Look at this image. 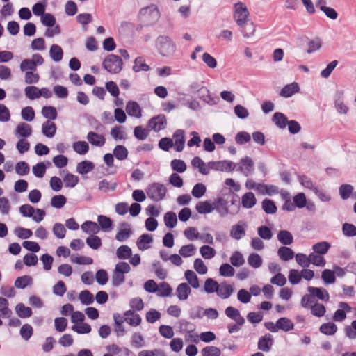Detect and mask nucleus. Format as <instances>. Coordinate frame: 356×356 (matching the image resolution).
Listing matches in <instances>:
<instances>
[{
  "instance_id": "f257e3e1",
  "label": "nucleus",
  "mask_w": 356,
  "mask_h": 356,
  "mask_svg": "<svg viewBox=\"0 0 356 356\" xmlns=\"http://www.w3.org/2000/svg\"><path fill=\"white\" fill-rule=\"evenodd\" d=\"M155 47L163 57L172 56L177 49L176 44L167 35H159L155 40Z\"/></svg>"
},
{
  "instance_id": "f03ea898",
  "label": "nucleus",
  "mask_w": 356,
  "mask_h": 356,
  "mask_svg": "<svg viewBox=\"0 0 356 356\" xmlns=\"http://www.w3.org/2000/svg\"><path fill=\"white\" fill-rule=\"evenodd\" d=\"M160 17V13L157 6L151 4L147 7L143 8L139 12L140 19L147 26L154 24Z\"/></svg>"
},
{
  "instance_id": "7ed1b4c3",
  "label": "nucleus",
  "mask_w": 356,
  "mask_h": 356,
  "mask_svg": "<svg viewBox=\"0 0 356 356\" xmlns=\"http://www.w3.org/2000/svg\"><path fill=\"white\" fill-rule=\"evenodd\" d=\"M166 192L165 186L156 182L149 184L146 190L148 197L154 202H159L164 199Z\"/></svg>"
},
{
  "instance_id": "20e7f679",
  "label": "nucleus",
  "mask_w": 356,
  "mask_h": 356,
  "mask_svg": "<svg viewBox=\"0 0 356 356\" xmlns=\"http://www.w3.org/2000/svg\"><path fill=\"white\" fill-rule=\"evenodd\" d=\"M122 58L114 54H110L106 57L103 62V67L110 73H119L122 68Z\"/></svg>"
},
{
  "instance_id": "39448f33",
  "label": "nucleus",
  "mask_w": 356,
  "mask_h": 356,
  "mask_svg": "<svg viewBox=\"0 0 356 356\" xmlns=\"http://www.w3.org/2000/svg\"><path fill=\"white\" fill-rule=\"evenodd\" d=\"M234 7V19L238 26H242L248 21L249 11L248 8L243 2L235 3Z\"/></svg>"
},
{
  "instance_id": "423d86ee",
  "label": "nucleus",
  "mask_w": 356,
  "mask_h": 356,
  "mask_svg": "<svg viewBox=\"0 0 356 356\" xmlns=\"http://www.w3.org/2000/svg\"><path fill=\"white\" fill-rule=\"evenodd\" d=\"M207 166L209 169L222 171V172H232L236 168V164L228 160H222L219 161H210L208 163Z\"/></svg>"
},
{
  "instance_id": "0eeeda50",
  "label": "nucleus",
  "mask_w": 356,
  "mask_h": 356,
  "mask_svg": "<svg viewBox=\"0 0 356 356\" xmlns=\"http://www.w3.org/2000/svg\"><path fill=\"white\" fill-rule=\"evenodd\" d=\"M236 170L244 175L245 177L250 175L254 170V161L248 156L241 159L239 163L236 164Z\"/></svg>"
},
{
  "instance_id": "6e6552de",
  "label": "nucleus",
  "mask_w": 356,
  "mask_h": 356,
  "mask_svg": "<svg viewBox=\"0 0 356 356\" xmlns=\"http://www.w3.org/2000/svg\"><path fill=\"white\" fill-rule=\"evenodd\" d=\"M166 118L164 115H159L151 118L148 122V127L154 131H159L165 128Z\"/></svg>"
},
{
  "instance_id": "1a4fd4ad",
  "label": "nucleus",
  "mask_w": 356,
  "mask_h": 356,
  "mask_svg": "<svg viewBox=\"0 0 356 356\" xmlns=\"http://www.w3.org/2000/svg\"><path fill=\"white\" fill-rule=\"evenodd\" d=\"M247 225L244 222H239L238 223L233 225L230 230V236L236 240H240L245 234V228Z\"/></svg>"
},
{
  "instance_id": "9d476101",
  "label": "nucleus",
  "mask_w": 356,
  "mask_h": 356,
  "mask_svg": "<svg viewBox=\"0 0 356 356\" xmlns=\"http://www.w3.org/2000/svg\"><path fill=\"white\" fill-rule=\"evenodd\" d=\"M121 228L115 235V239L120 242L126 241L131 235L132 231L130 225L127 222H122L120 224Z\"/></svg>"
},
{
  "instance_id": "9b49d317",
  "label": "nucleus",
  "mask_w": 356,
  "mask_h": 356,
  "mask_svg": "<svg viewBox=\"0 0 356 356\" xmlns=\"http://www.w3.org/2000/svg\"><path fill=\"white\" fill-rule=\"evenodd\" d=\"M225 315L238 325L245 323V318L241 315L238 309L233 307H227L225 310Z\"/></svg>"
},
{
  "instance_id": "f8f14e48",
  "label": "nucleus",
  "mask_w": 356,
  "mask_h": 356,
  "mask_svg": "<svg viewBox=\"0 0 356 356\" xmlns=\"http://www.w3.org/2000/svg\"><path fill=\"white\" fill-rule=\"evenodd\" d=\"M273 344V337L270 334L268 333L259 338L258 348L261 351L268 352L270 350Z\"/></svg>"
},
{
  "instance_id": "ddd939ff",
  "label": "nucleus",
  "mask_w": 356,
  "mask_h": 356,
  "mask_svg": "<svg viewBox=\"0 0 356 356\" xmlns=\"http://www.w3.org/2000/svg\"><path fill=\"white\" fill-rule=\"evenodd\" d=\"M307 291L313 297H316L318 300L327 302L330 298L327 291L323 288L308 286Z\"/></svg>"
},
{
  "instance_id": "4468645a",
  "label": "nucleus",
  "mask_w": 356,
  "mask_h": 356,
  "mask_svg": "<svg viewBox=\"0 0 356 356\" xmlns=\"http://www.w3.org/2000/svg\"><path fill=\"white\" fill-rule=\"evenodd\" d=\"M173 138L175 139L173 145H175V150L179 152H181L185 143L184 131L182 129L177 130L173 135Z\"/></svg>"
},
{
  "instance_id": "2eb2a0df",
  "label": "nucleus",
  "mask_w": 356,
  "mask_h": 356,
  "mask_svg": "<svg viewBox=\"0 0 356 356\" xmlns=\"http://www.w3.org/2000/svg\"><path fill=\"white\" fill-rule=\"evenodd\" d=\"M199 95L202 100L210 105L216 104L219 102V98L218 97H213L207 88L202 87L199 90Z\"/></svg>"
},
{
  "instance_id": "dca6fc26",
  "label": "nucleus",
  "mask_w": 356,
  "mask_h": 356,
  "mask_svg": "<svg viewBox=\"0 0 356 356\" xmlns=\"http://www.w3.org/2000/svg\"><path fill=\"white\" fill-rule=\"evenodd\" d=\"M191 293V289L187 283H181L176 289V296L181 301L187 300Z\"/></svg>"
},
{
  "instance_id": "f3484780",
  "label": "nucleus",
  "mask_w": 356,
  "mask_h": 356,
  "mask_svg": "<svg viewBox=\"0 0 356 356\" xmlns=\"http://www.w3.org/2000/svg\"><path fill=\"white\" fill-rule=\"evenodd\" d=\"M300 88L297 83L293 82L290 84H287L281 90L280 95L286 98L291 97L295 93L299 92Z\"/></svg>"
},
{
  "instance_id": "a211bd4d",
  "label": "nucleus",
  "mask_w": 356,
  "mask_h": 356,
  "mask_svg": "<svg viewBox=\"0 0 356 356\" xmlns=\"http://www.w3.org/2000/svg\"><path fill=\"white\" fill-rule=\"evenodd\" d=\"M87 140L92 145L102 147L105 143V138L103 135L90 131L87 135Z\"/></svg>"
},
{
  "instance_id": "6ab92c4d",
  "label": "nucleus",
  "mask_w": 356,
  "mask_h": 356,
  "mask_svg": "<svg viewBox=\"0 0 356 356\" xmlns=\"http://www.w3.org/2000/svg\"><path fill=\"white\" fill-rule=\"evenodd\" d=\"M32 134L31 127L25 122L19 123L15 129V135L17 137L27 138Z\"/></svg>"
},
{
  "instance_id": "aec40b11",
  "label": "nucleus",
  "mask_w": 356,
  "mask_h": 356,
  "mask_svg": "<svg viewBox=\"0 0 356 356\" xmlns=\"http://www.w3.org/2000/svg\"><path fill=\"white\" fill-rule=\"evenodd\" d=\"M126 111L130 116L135 118L141 117V109L139 104L136 102H128L126 106Z\"/></svg>"
},
{
  "instance_id": "412c9836",
  "label": "nucleus",
  "mask_w": 356,
  "mask_h": 356,
  "mask_svg": "<svg viewBox=\"0 0 356 356\" xmlns=\"http://www.w3.org/2000/svg\"><path fill=\"white\" fill-rule=\"evenodd\" d=\"M233 292V286L231 284L224 283L219 284L216 293L222 299H227Z\"/></svg>"
},
{
  "instance_id": "4be33fe9",
  "label": "nucleus",
  "mask_w": 356,
  "mask_h": 356,
  "mask_svg": "<svg viewBox=\"0 0 356 356\" xmlns=\"http://www.w3.org/2000/svg\"><path fill=\"white\" fill-rule=\"evenodd\" d=\"M257 203L256 197L253 193L248 192L241 197V204L244 208H252Z\"/></svg>"
},
{
  "instance_id": "5701e85b",
  "label": "nucleus",
  "mask_w": 356,
  "mask_h": 356,
  "mask_svg": "<svg viewBox=\"0 0 356 356\" xmlns=\"http://www.w3.org/2000/svg\"><path fill=\"white\" fill-rule=\"evenodd\" d=\"M42 132L47 138H52L54 136L56 132V126L55 123L50 122L49 120L44 122L42 127Z\"/></svg>"
},
{
  "instance_id": "b1692460",
  "label": "nucleus",
  "mask_w": 356,
  "mask_h": 356,
  "mask_svg": "<svg viewBox=\"0 0 356 356\" xmlns=\"http://www.w3.org/2000/svg\"><path fill=\"white\" fill-rule=\"evenodd\" d=\"M81 229L88 234H96L99 233L100 227L98 224L93 221H86L81 225Z\"/></svg>"
},
{
  "instance_id": "393cba45",
  "label": "nucleus",
  "mask_w": 356,
  "mask_h": 356,
  "mask_svg": "<svg viewBox=\"0 0 356 356\" xmlns=\"http://www.w3.org/2000/svg\"><path fill=\"white\" fill-rule=\"evenodd\" d=\"M228 202L223 197H218L216 204H214L215 209L220 213L221 216H225L229 213L227 208Z\"/></svg>"
},
{
  "instance_id": "a878e982",
  "label": "nucleus",
  "mask_w": 356,
  "mask_h": 356,
  "mask_svg": "<svg viewBox=\"0 0 356 356\" xmlns=\"http://www.w3.org/2000/svg\"><path fill=\"white\" fill-rule=\"evenodd\" d=\"M184 277L188 282V285H191L193 289L199 288V279L194 271L191 270H186Z\"/></svg>"
},
{
  "instance_id": "bb28decb",
  "label": "nucleus",
  "mask_w": 356,
  "mask_h": 356,
  "mask_svg": "<svg viewBox=\"0 0 356 356\" xmlns=\"http://www.w3.org/2000/svg\"><path fill=\"white\" fill-rule=\"evenodd\" d=\"M49 56L54 62H59L63 56L62 48L58 44H52L49 49Z\"/></svg>"
},
{
  "instance_id": "cd10ccee",
  "label": "nucleus",
  "mask_w": 356,
  "mask_h": 356,
  "mask_svg": "<svg viewBox=\"0 0 356 356\" xmlns=\"http://www.w3.org/2000/svg\"><path fill=\"white\" fill-rule=\"evenodd\" d=\"M277 240L284 245H291L293 242L291 233L287 230H281L277 234Z\"/></svg>"
},
{
  "instance_id": "c85d7f7f",
  "label": "nucleus",
  "mask_w": 356,
  "mask_h": 356,
  "mask_svg": "<svg viewBox=\"0 0 356 356\" xmlns=\"http://www.w3.org/2000/svg\"><path fill=\"white\" fill-rule=\"evenodd\" d=\"M196 210L201 214L211 213L214 209V204H211L208 201L200 202L196 204Z\"/></svg>"
},
{
  "instance_id": "c756f323",
  "label": "nucleus",
  "mask_w": 356,
  "mask_h": 356,
  "mask_svg": "<svg viewBox=\"0 0 356 356\" xmlns=\"http://www.w3.org/2000/svg\"><path fill=\"white\" fill-rule=\"evenodd\" d=\"M272 121L280 129H284L286 126L288 120L283 113L276 112L273 115Z\"/></svg>"
},
{
  "instance_id": "7c9ffc66",
  "label": "nucleus",
  "mask_w": 356,
  "mask_h": 356,
  "mask_svg": "<svg viewBox=\"0 0 356 356\" xmlns=\"http://www.w3.org/2000/svg\"><path fill=\"white\" fill-rule=\"evenodd\" d=\"M277 254L282 261H287L293 259L294 252L290 248L282 246L278 249Z\"/></svg>"
},
{
  "instance_id": "2f4dec72",
  "label": "nucleus",
  "mask_w": 356,
  "mask_h": 356,
  "mask_svg": "<svg viewBox=\"0 0 356 356\" xmlns=\"http://www.w3.org/2000/svg\"><path fill=\"white\" fill-rule=\"evenodd\" d=\"M98 225L104 232L111 230L113 222L111 219L106 216L99 215L97 217Z\"/></svg>"
},
{
  "instance_id": "473e14b6",
  "label": "nucleus",
  "mask_w": 356,
  "mask_h": 356,
  "mask_svg": "<svg viewBox=\"0 0 356 356\" xmlns=\"http://www.w3.org/2000/svg\"><path fill=\"white\" fill-rule=\"evenodd\" d=\"M95 165L92 162L83 161L77 164L76 172L81 175L87 174L92 171Z\"/></svg>"
},
{
  "instance_id": "72a5a7b5",
  "label": "nucleus",
  "mask_w": 356,
  "mask_h": 356,
  "mask_svg": "<svg viewBox=\"0 0 356 356\" xmlns=\"http://www.w3.org/2000/svg\"><path fill=\"white\" fill-rule=\"evenodd\" d=\"M131 249L126 245L120 246L116 250V256L119 259H127L131 257Z\"/></svg>"
},
{
  "instance_id": "f704fd0d",
  "label": "nucleus",
  "mask_w": 356,
  "mask_h": 356,
  "mask_svg": "<svg viewBox=\"0 0 356 356\" xmlns=\"http://www.w3.org/2000/svg\"><path fill=\"white\" fill-rule=\"evenodd\" d=\"M278 329L284 332L292 330L294 327L293 323L289 318L282 317L277 321Z\"/></svg>"
},
{
  "instance_id": "c9c22d12",
  "label": "nucleus",
  "mask_w": 356,
  "mask_h": 356,
  "mask_svg": "<svg viewBox=\"0 0 356 356\" xmlns=\"http://www.w3.org/2000/svg\"><path fill=\"white\" fill-rule=\"evenodd\" d=\"M330 246L331 245L328 242L321 241L314 244L312 246V250H314V252L322 255L326 254L328 252Z\"/></svg>"
},
{
  "instance_id": "e433bc0d",
  "label": "nucleus",
  "mask_w": 356,
  "mask_h": 356,
  "mask_svg": "<svg viewBox=\"0 0 356 356\" xmlns=\"http://www.w3.org/2000/svg\"><path fill=\"white\" fill-rule=\"evenodd\" d=\"M153 241V238L151 235L147 234H142L137 241V246L139 250H147L149 246L145 244H149Z\"/></svg>"
},
{
  "instance_id": "4c0bfd02",
  "label": "nucleus",
  "mask_w": 356,
  "mask_h": 356,
  "mask_svg": "<svg viewBox=\"0 0 356 356\" xmlns=\"http://www.w3.org/2000/svg\"><path fill=\"white\" fill-rule=\"evenodd\" d=\"M42 115L49 120H56L58 115L55 107L51 106H45L42 109Z\"/></svg>"
},
{
  "instance_id": "58836bf2",
  "label": "nucleus",
  "mask_w": 356,
  "mask_h": 356,
  "mask_svg": "<svg viewBox=\"0 0 356 356\" xmlns=\"http://www.w3.org/2000/svg\"><path fill=\"white\" fill-rule=\"evenodd\" d=\"M17 314L22 318L30 317L32 315V310L30 307H25L23 303H19L15 307Z\"/></svg>"
},
{
  "instance_id": "ea45409f",
  "label": "nucleus",
  "mask_w": 356,
  "mask_h": 356,
  "mask_svg": "<svg viewBox=\"0 0 356 356\" xmlns=\"http://www.w3.org/2000/svg\"><path fill=\"white\" fill-rule=\"evenodd\" d=\"M353 186L350 184H344L339 186V192L342 200H347L353 192Z\"/></svg>"
},
{
  "instance_id": "a19ab883",
  "label": "nucleus",
  "mask_w": 356,
  "mask_h": 356,
  "mask_svg": "<svg viewBox=\"0 0 356 356\" xmlns=\"http://www.w3.org/2000/svg\"><path fill=\"white\" fill-rule=\"evenodd\" d=\"M150 69L149 66L145 63V60L143 57H138L134 60V65L133 66V70L136 72L140 71H149Z\"/></svg>"
},
{
  "instance_id": "79ce46f5",
  "label": "nucleus",
  "mask_w": 356,
  "mask_h": 356,
  "mask_svg": "<svg viewBox=\"0 0 356 356\" xmlns=\"http://www.w3.org/2000/svg\"><path fill=\"white\" fill-rule=\"evenodd\" d=\"M191 164L194 168H198L200 172L202 175H208L209 173V168H206L205 163L200 157H194Z\"/></svg>"
},
{
  "instance_id": "37998d69",
  "label": "nucleus",
  "mask_w": 356,
  "mask_h": 356,
  "mask_svg": "<svg viewBox=\"0 0 356 356\" xmlns=\"http://www.w3.org/2000/svg\"><path fill=\"white\" fill-rule=\"evenodd\" d=\"M219 284L212 278H207L204 282V290L207 293L217 292Z\"/></svg>"
},
{
  "instance_id": "c03bdc74",
  "label": "nucleus",
  "mask_w": 356,
  "mask_h": 356,
  "mask_svg": "<svg viewBox=\"0 0 356 356\" xmlns=\"http://www.w3.org/2000/svg\"><path fill=\"white\" fill-rule=\"evenodd\" d=\"M164 222L166 227L173 228L177 223V217L175 213L172 211L167 212L164 216Z\"/></svg>"
},
{
  "instance_id": "a18cd8bd",
  "label": "nucleus",
  "mask_w": 356,
  "mask_h": 356,
  "mask_svg": "<svg viewBox=\"0 0 356 356\" xmlns=\"http://www.w3.org/2000/svg\"><path fill=\"white\" fill-rule=\"evenodd\" d=\"M262 209L267 214H274L277 211L275 202L269 199H264L262 202Z\"/></svg>"
},
{
  "instance_id": "49530a36",
  "label": "nucleus",
  "mask_w": 356,
  "mask_h": 356,
  "mask_svg": "<svg viewBox=\"0 0 356 356\" xmlns=\"http://www.w3.org/2000/svg\"><path fill=\"white\" fill-rule=\"evenodd\" d=\"M72 147L74 151L79 154H86L89 150V145L86 141L74 142Z\"/></svg>"
},
{
  "instance_id": "de8ad7c7",
  "label": "nucleus",
  "mask_w": 356,
  "mask_h": 356,
  "mask_svg": "<svg viewBox=\"0 0 356 356\" xmlns=\"http://www.w3.org/2000/svg\"><path fill=\"white\" fill-rule=\"evenodd\" d=\"M319 330L326 335H333L336 333L337 327L333 323H326L321 325Z\"/></svg>"
},
{
  "instance_id": "09e8293b",
  "label": "nucleus",
  "mask_w": 356,
  "mask_h": 356,
  "mask_svg": "<svg viewBox=\"0 0 356 356\" xmlns=\"http://www.w3.org/2000/svg\"><path fill=\"white\" fill-rule=\"evenodd\" d=\"M172 289L168 283L162 282L159 285L157 290V296L161 297H167L171 296Z\"/></svg>"
},
{
  "instance_id": "8fccbe9b",
  "label": "nucleus",
  "mask_w": 356,
  "mask_h": 356,
  "mask_svg": "<svg viewBox=\"0 0 356 356\" xmlns=\"http://www.w3.org/2000/svg\"><path fill=\"white\" fill-rule=\"evenodd\" d=\"M32 278L29 275L19 277L15 281V286L18 289H24L32 283Z\"/></svg>"
},
{
  "instance_id": "3c124183",
  "label": "nucleus",
  "mask_w": 356,
  "mask_h": 356,
  "mask_svg": "<svg viewBox=\"0 0 356 356\" xmlns=\"http://www.w3.org/2000/svg\"><path fill=\"white\" fill-rule=\"evenodd\" d=\"M79 298L83 305H88L94 302L93 295L88 290L82 291L79 296Z\"/></svg>"
},
{
  "instance_id": "603ef678",
  "label": "nucleus",
  "mask_w": 356,
  "mask_h": 356,
  "mask_svg": "<svg viewBox=\"0 0 356 356\" xmlns=\"http://www.w3.org/2000/svg\"><path fill=\"white\" fill-rule=\"evenodd\" d=\"M113 156L118 160H124L127 158L128 151L124 146L118 145L113 149Z\"/></svg>"
},
{
  "instance_id": "864d4df0",
  "label": "nucleus",
  "mask_w": 356,
  "mask_h": 356,
  "mask_svg": "<svg viewBox=\"0 0 356 356\" xmlns=\"http://www.w3.org/2000/svg\"><path fill=\"white\" fill-rule=\"evenodd\" d=\"M239 26L241 28V32L245 38H249L254 35L255 26L252 22L247 21L245 24Z\"/></svg>"
},
{
  "instance_id": "5fc2aeb1",
  "label": "nucleus",
  "mask_w": 356,
  "mask_h": 356,
  "mask_svg": "<svg viewBox=\"0 0 356 356\" xmlns=\"http://www.w3.org/2000/svg\"><path fill=\"white\" fill-rule=\"evenodd\" d=\"M248 263L252 268H258L262 264V259L258 254L252 253L248 258Z\"/></svg>"
},
{
  "instance_id": "6e6d98bb",
  "label": "nucleus",
  "mask_w": 356,
  "mask_h": 356,
  "mask_svg": "<svg viewBox=\"0 0 356 356\" xmlns=\"http://www.w3.org/2000/svg\"><path fill=\"white\" fill-rule=\"evenodd\" d=\"M311 263L316 266L323 267L326 262L321 254L312 252L309 254V264Z\"/></svg>"
},
{
  "instance_id": "4d7b16f0",
  "label": "nucleus",
  "mask_w": 356,
  "mask_h": 356,
  "mask_svg": "<svg viewBox=\"0 0 356 356\" xmlns=\"http://www.w3.org/2000/svg\"><path fill=\"white\" fill-rule=\"evenodd\" d=\"M206 191L205 185L202 183H198L193 186L191 193L195 198H200L204 195Z\"/></svg>"
},
{
  "instance_id": "13d9d810",
  "label": "nucleus",
  "mask_w": 356,
  "mask_h": 356,
  "mask_svg": "<svg viewBox=\"0 0 356 356\" xmlns=\"http://www.w3.org/2000/svg\"><path fill=\"white\" fill-rule=\"evenodd\" d=\"M66 203V197L63 195H54L51 200V205L56 209L62 208Z\"/></svg>"
},
{
  "instance_id": "bf43d9fd",
  "label": "nucleus",
  "mask_w": 356,
  "mask_h": 356,
  "mask_svg": "<svg viewBox=\"0 0 356 356\" xmlns=\"http://www.w3.org/2000/svg\"><path fill=\"white\" fill-rule=\"evenodd\" d=\"M200 252L201 255L206 259H210L216 255V250L212 247L206 245L200 248Z\"/></svg>"
},
{
  "instance_id": "052dcab7",
  "label": "nucleus",
  "mask_w": 356,
  "mask_h": 356,
  "mask_svg": "<svg viewBox=\"0 0 356 356\" xmlns=\"http://www.w3.org/2000/svg\"><path fill=\"white\" fill-rule=\"evenodd\" d=\"M63 181L65 187L73 188L77 184L79 177L73 174L67 173L63 177Z\"/></svg>"
},
{
  "instance_id": "680f3d73",
  "label": "nucleus",
  "mask_w": 356,
  "mask_h": 356,
  "mask_svg": "<svg viewBox=\"0 0 356 356\" xmlns=\"http://www.w3.org/2000/svg\"><path fill=\"white\" fill-rule=\"evenodd\" d=\"M219 273L223 277H232L234 275L235 270L229 264H223L219 268Z\"/></svg>"
},
{
  "instance_id": "e2e57ef3",
  "label": "nucleus",
  "mask_w": 356,
  "mask_h": 356,
  "mask_svg": "<svg viewBox=\"0 0 356 356\" xmlns=\"http://www.w3.org/2000/svg\"><path fill=\"white\" fill-rule=\"evenodd\" d=\"M230 262L234 266L238 267L245 263V259L240 252L235 251L230 257Z\"/></svg>"
},
{
  "instance_id": "0e129e2a",
  "label": "nucleus",
  "mask_w": 356,
  "mask_h": 356,
  "mask_svg": "<svg viewBox=\"0 0 356 356\" xmlns=\"http://www.w3.org/2000/svg\"><path fill=\"white\" fill-rule=\"evenodd\" d=\"M321 278L325 284H333L336 281L334 273L329 269H325L322 272Z\"/></svg>"
},
{
  "instance_id": "69168bd1",
  "label": "nucleus",
  "mask_w": 356,
  "mask_h": 356,
  "mask_svg": "<svg viewBox=\"0 0 356 356\" xmlns=\"http://www.w3.org/2000/svg\"><path fill=\"white\" fill-rule=\"evenodd\" d=\"M152 268L154 269V271L155 274L156 275V276L160 280H164L166 277L167 272L165 269H163L161 267V265L159 261H154L152 264Z\"/></svg>"
},
{
  "instance_id": "338daca9",
  "label": "nucleus",
  "mask_w": 356,
  "mask_h": 356,
  "mask_svg": "<svg viewBox=\"0 0 356 356\" xmlns=\"http://www.w3.org/2000/svg\"><path fill=\"white\" fill-rule=\"evenodd\" d=\"M343 234L346 236H356V226L353 224L346 222L342 226Z\"/></svg>"
},
{
  "instance_id": "774afa93",
  "label": "nucleus",
  "mask_w": 356,
  "mask_h": 356,
  "mask_svg": "<svg viewBox=\"0 0 356 356\" xmlns=\"http://www.w3.org/2000/svg\"><path fill=\"white\" fill-rule=\"evenodd\" d=\"M204 356H220V350L216 346H207L202 350Z\"/></svg>"
}]
</instances>
